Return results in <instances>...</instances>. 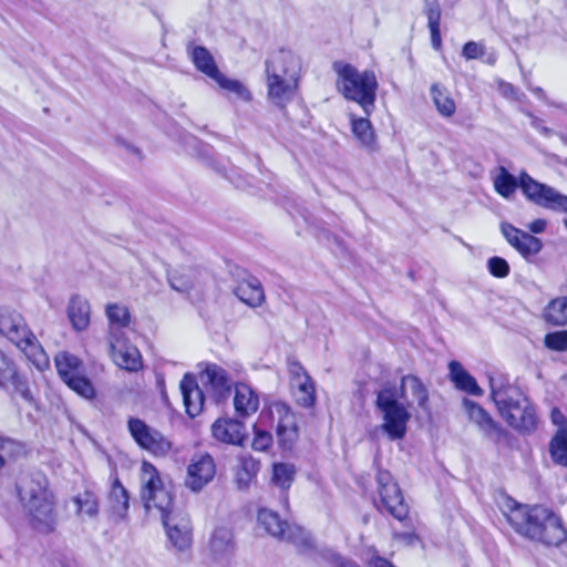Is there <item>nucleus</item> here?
Wrapping results in <instances>:
<instances>
[{"mask_svg": "<svg viewBox=\"0 0 567 567\" xmlns=\"http://www.w3.org/2000/svg\"><path fill=\"white\" fill-rule=\"evenodd\" d=\"M78 506V514H84L87 517H95L99 513V502L92 492H84L74 497Z\"/></svg>", "mask_w": 567, "mask_h": 567, "instance_id": "obj_43", "label": "nucleus"}, {"mask_svg": "<svg viewBox=\"0 0 567 567\" xmlns=\"http://www.w3.org/2000/svg\"><path fill=\"white\" fill-rule=\"evenodd\" d=\"M564 144H567V135L560 134L559 135Z\"/></svg>", "mask_w": 567, "mask_h": 567, "instance_id": "obj_61", "label": "nucleus"}, {"mask_svg": "<svg viewBox=\"0 0 567 567\" xmlns=\"http://www.w3.org/2000/svg\"><path fill=\"white\" fill-rule=\"evenodd\" d=\"M172 287H173L174 289H176V290H181V288H179V287H177L174 282H172Z\"/></svg>", "mask_w": 567, "mask_h": 567, "instance_id": "obj_62", "label": "nucleus"}, {"mask_svg": "<svg viewBox=\"0 0 567 567\" xmlns=\"http://www.w3.org/2000/svg\"><path fill=\"white\" fill-rule=\"evenodd\" d=\"M233 389V405L236 416L247 419L255 414L260 405L259 393L246 382H235Z\"/></svg>", "mask_w": 567, "mask_h": 567, "instance_id": "obj_19", "label": "nucleus"}, {"mask_svg": "<svg viewBox=\"0 0 567 567\" xmlns=\"http://www.w3.org/2000/svg\"><path fill=\"white\" fill-rule=\"evenodd\" d=\"M564 224H565V226H566V228H567V218L564 220Z\"/></svg>", "mask_w": 567, "mask_h": 567, "instance_id": "obj_63", "label": "nucleus"}, {"mask_svg": "<svg viewBox=\"0 0 567 567\" xmlns=\"http://www.w3.org/2000/svg\"><path fill=\"white\" fill-rule=\"evenodd\" d=\"M81 365V360L71 353L62 352L55 357V367L63 381L80 373Z\"/></svg>", "mask_w": 567, "mask_h": 567, "instance_id": "obj_38", "label": "nucleus"}, {"mask_svg": "<svg viewBox=\"0 0 567 567\" xmlns=\"http://www.w3.org/2000/svg\"><path fill=\"white\" fill-rule=\"evenodd\" d=\"M0 334L17 346L37 369L49 367L47 353L19 312L8 309L0 311Z\"/></svg>", "mask_w": 567, "mask_h": 567, "instance_id": "obj_5", "label": "nucleus"}, {"mask_svg": "<svg viewBox=\"0 0 567 567\" xmlns=\"http://www.w3.org/2000/svg\"><path fill=\"white\" fill-rule=\"evenodd\" d=\"M390 491L392 492L391 497L386 498L383 506L394 518L403 520L406 518L409 513L408 504L404 502L399 485H391Z\"/></svg>", "mask_w": 567, "mask_h": 567, "instance_id": "obj_34", "label": "nucleus"}, {"mask_svg": "<svg viewBox=\"0 0 567 567\" xmlns=\"http://www.w3.org/2000/svg\"><path fill=\"white\" fill-rule=\"evenodd\" d=\"M501 231L507 243L527 260L543 249V243L539 238L516 228L512 224L502 223Z\"/></svg>", "mask_w": 567, "mask_h": 567, "instance_id": "obj_16", "label": "nucleus"}, {"mask_svg": "<svg viewBox=\"0 0 567 567\" xmlns=\"http://www.w3.org/2000/svg\"><path fill=\"white\" fill-rule=\"evenodd\" d=\"M527 115L529 116L530 118V125L536 130L538 131L540 134H543L544 136L546 137H549L554 134V131L549 127H547L545 124H544V121L535 115H533L532 113H527Z\"/></svg>", "mask_w": 567, "mask_h": 567, "instance_id": "obj_52", "label": "nucleus"}, {"mask_svg": "<svg viewBox=\"0 0 567 567\" xmlns=\"http://www.w3.org/2000/svg\"><path fill=\"white\" fill-rule=\"evenodd\" d=\"M141 497L147 511L156 509L167 537L178 550L189 547L192 542L190 520L187 515L173 508L172 493L163 485L156 467L143 461L141 466Z\"/></svg>", "mask_w": 567, "mask_h": 567, "instance_id": "obj_1", "label": "nucleus"}, {"mask_svg": "<svg viewBox=\"0 0 567 567\" xmlns=\"http://www.w3.org/2000/svg\"><path fill=\"white\" fill-rule=\"evenodd\" d=\"M24 512L34 530L41 534H50L55 530L58 524L55 495L45 501L44 504L33 506Z\"/></svg>", "mask_w": 567, "mask_h": 567, "instance_id": "obj_18", "label": "nucleus"}, {"mask_svg": "<svg viewBox=\"0 0 567 567\" xmlns=\"http://www.w3.org/2000/svg\"><path fill=\"white\" fill-rule=\"evenodd\" d=\"M296 475V468L291 464L277 463L272 466L271 482L278 486L281 491L287 492Z\"/></svg>", "mask_w": 567, "mask_h": 567, "instance_id": "obj_40", "label": "nucleus"}, {"mask_svg": "<svg viewBox=\"0 0 567 567\" xmlns=\"http://www.w3.org/2000/svg\"><path fill=\"white\" fill-rule=\"evenodd\" d=\"M491 399L499 415L515 431L529 434L537 427L535 406L528 398L515 385L502 378H491Z\"/></svg>", "mask_w": 567, "mask_h": 567, "instance_id": "obj_3", "label": "nucleus"}, {"mask_svg": "<svg viewBox=\"0 0 567 567\" xmlns=\"http://www.w3.org/2000/svg\"><path fill=\"white\" fill-rule=\"evenodd\" d=\"M424 13L427 18V27L431 33V43L439 50L442 45L440 24L441 7L437 0H424Z\"/></svg>", "mask_w": 567, "mask_h": 567, "instance_id": "obj_30", "label": "nucleus"}, {"mask_svg": "<svg viewBox=\"0 0 567 567\" xmlns=\"http://www.w3.org/2000/svg\"><path fill=\"white\" fill-rule=\"evenodd\" d=\"M117 143L127 152L135 155L137 158H141V152L135 146L128 144L127 142L117 140Z\"/></svg>", "mask_w": 567, "mask_h": 567, "instance_id": "obj_58", "label": "nucleus"}, {"mask_svg": "<svg viewBox=\"0 0 567 567\" xmlns=\"http://www.w3.org/2000/svg\"><path fill=\"white\" fill-rule=\"evenodd\" d=\"M546 225H547V223L545 219H536L528 225V229L533 234H540V233L545 231Z\"/></svg>", "mask_w": 567, "mask_h": 567, "instance_id": "obj_56", "label": "nucleus"}, {"mask_svg": "<svg viewBox=\"0 0 567 567\" xmlns=\"http://www.w3.org/2000/svg\"><path fill=\"white\" fill-rule=\"evenodd\" d=\"M276 411L279 414V421L277 424V435L279 441L285 444L292 443L298 436L295 414L286 404L276 405Z\"/></svg>", "mask_w": 567, "mask_h": 567, "instance_id": "obj_27", "label": "nucleus"}, {"mask_svg": "<svg viewBox=\"0 0 567 567\" xmlns=\"http://www.w3.org/2000/svg\"><path fill=\"white\" fill-rule=\"evenodd\" d=\"M289 371L292 375L291 383L298 382L301 380V375H309L303 367L299 362H291L289 365Z\"/></svg>", "mask_w": 567, "mask_h": 567, "instance_id": "obj_53", "label": "nucleus"}, {"mask_svg": "<svg viewBox=\"0 0 567 567\" xmlns=\"http://www.w3.org/2000/svg\"><path fill=\"white\" fill-rule=\"evenodd\" d=\"M337 73V87L344 99L358 103L365 116L375 109L378 81L373 71L360 72L357 68L342 61L333 63Z\"/></svg>", "mask_w": 567, "mask_h": 567, "instance_id": "obj_4", "label": "nucleus"}, {"mask_svg": "<svg viewBox=\"0 0 567 567\" xmlns=\"http://www.w3.org/2000/svg\"><path fill=\"white\" fill-rule=\"evenodd\" d=\"M519 187L524 195L536 205L546 209L567 213V196L551 186L537 182L527 173L520 174Z\"/></svg>", "mask_w": 567, "mask_h": 567, "instance_id": "obj_10", "label": "nucleus"}, {"mask_svg": "<svg viewBox=\"0 0 567 567\" xmlns=\"http://www.w3.org/2000/svg\"><path fill=\"white\" fill-rule=\"evenodd\" d=\"M17 493L23 511L42 505L54 496L47 476L39 472L22 476L17 483Z\"/></svg>", "mask_w": 567, "mask_h": 567, "instance_id": "obj_13", "label": "nucleus"}, {"mask_svg": "<svg viewBox=\"0 0 567 567\" xmlns=\"http://www.w3.org/2000/svg\"><path fill=\"white\" fill-rule=\"evenodd\" d=\"M259 471V462L251 456H243L236 472V482L239 488L248 487Z\"/></svg>", "mask_w": 567, "mask_h": 567, "instance_id": "obj_39", "label": "nucleus"}, {"mask_svg": "<svg viewBox=\"0 0 567 567\" xmlns=\"http://www.w3.org/2000/svg\"><path fill=\"white\" fill-rule=\"evenodd\" d=\"M550 419L551 422L558 427L557 431H564L565 434H567V419L558 408H554L551 410Z\"/></svg>", "mask_w": 567, "mask_h": 567, "instance_id": "obj_51", "label": "nucleus"}, {"mask_svg": "<svg viewBox=\"0 0 567 567\" xmlns=\"http://www.w3.org/2000/svg\"><path fill=\"white\" fill-rule=\"evenodd\" d=\"M179 386L186 413L190 417L197 416L204 406V394L199 389L195 377L192 374H185Z\"/></svg>", "mask_w": 567, "mask_h": 567, "instance_id": "obj_23", "label": "nucleus"}, {"mask_svg": "<svg viewBox=\"0 0 567 567\" xmlns=\"http://www.w3.org/2000/svg\"><path fill=\"white\" fill-rule=\"evenodd\" d=\"M299 81L278 75H267V96L271 103L284 109L290 102L298 89Z\"/></svg>", "mask_w": 567, "mask_h": 567, "instance_id": "obj_22", "label": "nucleus"}, {"mask_svg": "<svg viewBox=\"0 0 567 567\" xmlns=\"http://www.w3.org/2000/svg\"><path fill=\"white\" fill-rule=\"evenodd\" d=\"M530 90L539 100L544 101L548 105H553V103H550L548 101V99L546 96V93H545V91L542 87L535 86V87H532Z\"/></svg>", "mask_w": 567, "mask_h": 567, "instance_id": "obj_59", "label": "nucleus"}, {"mask_svg": "<svg viewBox=\"0 0 567 567\" xmlns=\"http://www.w3.org/2000/svg\"><path fill=\"white\" fill-rule=\"evenodd\" d=\"M110 501L112 502V508L115 513L122 515L128 509V492L121 484L118 478H115L110 492Z\"/></svg>", "mask_w": 567, "mask_h": 567, "instance_id": "obj_41", "label": "nucleus"}, {"mask_svg": "<svg viewBox=\"0 0 567 567\" xmlns=\"http://www.w3.org/2000/svg\"><path fill=\"white\" fill-rule=\"evenodd\" d=\"M187 52L196 69L215 81L220 89L236 94L244 101L251 100L250 92L239 81L228 79L218 70L214 56L205 47L189 44Z\"/></svg>", "mask_w": 567, "mask_h": 567, "instance_id": "obj_8", "label": "nucleus"}, {"mask_svg": "<svg viewBox=\"0 0 567 567\" xmlns=\"http://www.w3.org/2000/svg\"><path fill=\"white\" fill-rule=\"evenodd\" d=\"M501 91L504 96L516 99L517 90L511 83H501Z\"/></svg>", "mask_w": 567, "mask_h": 567, "instance_id": "obj_57", "label": "nucleus"}, {"mask_svg": "<svg viewBox=\"0 0 567 567\" xmlns=\"http://www.w3.org/2000/svg\"><path fill=\"white\" fill-rule=\"evenodd\" d=\"M127 429L135 443L154 456H166L172 450L171 441L158 430L147 425L138 417L127 420Z\"/></svg>", "mask_w": 567, "mask_h": 567, "instance_id": "obj_12", "label": "nucleus"}, {"mask_svg": "<svg viewBox=\"0 0 567 567\" xmlns=\"http://www.w3.org/2000/svg\"><path fill=\"white\" fill-rule=\"evenodd\" d=\"M486 54V47L483 42L468 41L463 45L462 55L466 60L482 59Z\"/></svg>", "mask_w": 567, "mask_h": 567, "instance_id": "obj_49", "label": "nucleus"}, {"mask_svg": "<svg viewBox=\"0 0 567 567\" xmlns=\"http://www.w3.org/2000/svg\"><path fill=\"white\" fill-rule=\"evenodd\" d=\"M487 269L489 274L496 278H505L509 274L508 262L504 258L497 256L487 260Z\"/></svg>", "mask_w": 567, "mask_h": 567, "instance_id": "obj_48", "label": "nucleus"}, {"mask_svg": "<svg viewBox=\"0 0 567 567\" xmlns=\"http://www.w3.org/2000/svg\"><path fill=\"white\" fill-rule=\"evenodd\" d=\"M377 482L379 486V495L382 504L386 501V498L391 497L392 492L390 491L391 485H398L391 474L388 471H379L377 475Z\"/></svg>", "mask_w": 567, "mask_h": 567, "instance_id": "obj_47", "label": "nucleus"}, {"mask_svg": "<svg viewBox=\"0 0 567 567\" xmlns=\"http://www.w3.org/2000/svg\"><path fill=\"white\" fill-rule=\"evenodd\" d=\"M351 131L360 144L369 150L375 146V134L371 122L367 117L350 115Z\"/></svg>", "mask_w": 567, "mask_h": 567, "instance_id": "obj_31", "label": "nucleus"}, {"mask_svg": "<svg viewBox=\"0 0 567 567\" xmlns=\"http://www.w3.org/2000/svg\"><path fill=\"white\" fill-rule=\"evenodd\" d=\"M258 524L272 537L293 544L299 550L307 553L315 547L313 539L302 527L282 520L278 513L261 508L258 512Z\"/></svg>", "mask_w": 567, "mask_h": 567, "instance_id": "obj_7", "label": "nucleus"}, {"mask_svg": "<svg viewBox=\"0 0 567 567\" xmlns=\"http://www.w3.org/2000/svg\"><path fill=\"white\" fill-rule=\"evenodd\" d=\"M216 474V464L208 453L196 454L187 466L185 486L192 492H200Z\"/></svg>", "mask_w": 567, "mask_h": 567, "instance_id": "obj_15", "label": "nucleus"}, {"mask_svg": "<svg viewBox=\"0 0 567 567\" xmlns=\"http://www.w3.org/2000/svg\"><path fill=\"white\" fill-rule=\"evenodd\" d=\"M496 61H497V54L494 51H491V52L486 51V54L484 55V62L489 65H494L496 63Z\"/></svg>", "mask_w": 567, "mask_h": 567, "instance_id": "obj_60", "label": "nucleus"}, {"mask_svg": "<svg viewBox=\"0 0 567 567\" xmlns=\"http://www.w3.org/2000/svg\"><path fill=\"white\" fill-rule=\"evenodd\" d=\"M494 188L501 196L509 198L517 188V181L506 168L501 167L499 174L494 178Z\"/></svg>", "mask_w": 567, "mask_h": 567, "instance_id": "obj_42", "label": "nucleus"}, {"mask_svg": "<svg viewBox=\"0 0 567 567\" xmlns=\"http://www.w3.org/2000/svg\"><path fill=\"white\" fill-rule=\"evenodd\" d=\"M450 377L454 385L468 394L482 395L483 390L478 386L476 380L464 370L463 365L457 361L449 363Z\"/></svg>", "mask_w": 567, "mask_h": 567, "instance_id": "obj_29", "label": "nucleus"}, {"mask_svg": "<svg viewBox=\"0 0 567 567\" xmlns=\"http://www.w3.org/2000/svg\"><path fill=\"white\" fill-rule=\"evenodd\" d=\"M234 292L241 302L252 308L260 306L265 300L262 286L260 281L252 276H247L241 279L237 284Z\"/></svg>", "mask_w": 567, "mask_h": 567, "instance_id": "obj_25", "label": "nucleus"}, {"mask_svg": "<svg viewBox=\"0 0 567 567\" xmlns=\"http://www.w3.org/2000/svg\"><path fill=\"white\" fill-rule=\"evenodd\" d=\"M209 550L215 560L229 559L236 550L233 530L225 526L215 528L210 537Z\"/></svg>", "mask_w": 567, "mask_h": 567, "instance_id": "obj_24", "label": "nucleus"}, {"mask_svg": "<svg viewBox=\"0 0 567 567\" xmlns=\"http://www.w3.org/2000/svg\"><path fill=\"white\" fill-rule=\"evenodd\" d=\"M368 565L369 567H394L392 563L380 556L371 557Z\"/></svg>", "mask_w": 567, "mask_h": 567, "instance_id": "obj_55", "label": "nucleus"}, {"mask_svg": "<svg viewBox=\"0 0 567 567\" xmlns=\"http://www.w3.org/2000/svg\"><path fill=\"white\" fill-rule=\"evenodd\" d=\"M23 452V445L0 434V470L6 465V457L13 458Z\"/></svg>", "mask_w": 567, "mask_h": 567, "instance_id": "obj_44", "label": "nucleus"}, {"mask_svg": "<svg viewBox=\"0 0 567 567\" xmlns=\"http://www.w3.org/2000/svg\"><path fill=\"white\" fill-rule=\"evenodd\" d=\"M64 382L70 389L85 399H92L95 395V390L91 381L80 373L70 377Z\"/></svg>", "mask_w": 567, "mask_h": 567, "instance_id": "obj_45", "label": "nucleus"}, {"mask_svg": "<svg viewBox=\"0 0 567 567\" xmlns=\"http://www.w3.org/2000/svg\"><path fill=\"white\" fill-rule=\"evenodd\" d=\"M68 317L74 330H85L91 320V307L89 301L80 296H73L68 306Z\"/></svg>", "mask_w": 567, "mask_h": 567, "instance_id": "obj_26", "label": "nucleus"}, {"mask_svg": "<svg viewBox=\"0 0 567 567\" xmlns=\"http://www.w3.org/2000/svg\"><path fill=\"white\" fill-rule=\"evenodd\" d=\"M430 91L437 112L444 117L453 116L456 111V105L449 91L437 83L432 84Z\"/></svg>", "mask_w": 567, "mask_h": 567, "instance_id": "obj_33", "label": "nucleus"}, {"mask_svg": "<svg viewBox=\"0 0 567 567\" xmlns=\"http://www.w3.org/2000/svg\"><path fill=\"white\" fill-rule=\"evenodd\" d=\"M507 518L519 535L546 546H559L567 538L560 517L545 506L519 505Z\"/></svg>", "mask_w": 567, "mask_h": 567, "instance_id": "obj_2", "label": "nucleus"}, {"mask_svg": "<svg viewBox=\"0 0 567 567\" xmlns=\"http://www.w3.org/2000/svg\"><path fill=\"white\" fill-rule=\"evenodd\" d=\"M271 443L272 435L269 432L255 427V436L251 443L255 451L264 452L271 445Z\"/></svg>", "mask_w": 567, "mask_h": 567, "instance_id": "obj_50", "label": "nucleus"}, {"mask_svg": "<svg viewBox=\"0 0 567 567\" xmlns=\"http://www.w3.org/2000/svg\"><path fill=\"white\" fill-rule=\"evenodd\" d=\"M301 63L299 58L290 50H279L266 61V75H278L299 81Z\"/></svg>", "mask_w": 567, "mask_h": 567, "instance_id": "obj_17", "label": "nucleus"}, {"mask_svg": "<svg viewBox=\"0 0 567 567\" xmlns=\"http://www.w3.org/2000/svg\"><path fill=\"white\" fill-rule=\"evenodd\" d=\"M105 315L109 320V331L112 328L123 330L131 323V313L126 306L120 303H109L105 308Z\"/></svg>", "mask_w": 567, "mask_h": 567, "instance_id": "obj_37", "label": "nucleus"}, {"mask_svg": "<svg viewBox=\"0 0 567 567\" xmlns=\"http://www.w3.org/2000/svg\"><path fill=\"white\" fill-rule=\"evenodd\" d=\"M547 349L558 352L567 351V330L549 332L544 338Z\"/></svg>", "mask_w": 567, "mask_h": 567, "instance_id": "obj_46", "label": "nucleus"}, {"mask_svg": "<svg viewBox=\"0 0 567 567\" xmlns=\"http://www.w3.org/2000/svg\"><path fill=\"white\" fill-rule=\"evenodd\" d=\"M296 388L293 395L299 405L310 408L315 404V383L309 375H301V380L292 383Z\"/></svg>", "mask_w": 567, "mask_h": 567, "instance_id": "obj_36", "label": "nucleus"}, {"mask_svg": "<svg viewBox=\"0 0 567 567\" xmlns=\"http://www.w3.org/2000/svg\"><path fill=\"white\" fill-rule=\"evenodd\" d=\"M329 556L334 567H359L357 564L341 558L340 555L336 553H329Z\"/></svg>", "mask_w": 567, "mask_h": 567, "instance_id": "obj_54", "label": "nucleus"}, {"mask_svg": "<svg viewBox=\"0 0 567 567\" xmlns=\"http://www.w3.org/2000/svg\"><path fill=\"white\" fill-rule=\"evenodd\" d=\"M200 379L210 386L216 403L223 402L230 393L231 383L225 369L217 364H208L200 373Z\"/></svg>", "mask_w": 567, "mask_h": 567, "instance_id": "obj_21", "label": "nucleus"}, {"mask_svg": "<svg viewBox=\"0 0 567 567\" xmlns=\"http://www.w3.org/2000/svg\"><path fill=\"white\" fill-rule=\"evenodd\" d=\"M109 355L121 369L137 372L143 368L140 350L130 342L124 330L112 328L107 333Z\"/></svg>", "mask_w": 567, "mask_h": 567, "instance_id": "obj_9", "label": "nucleus"}, {"mask_svg": "<svg viewBox=\"0 0 567 567\" xmlns=\"http://www.w3.org/2000/svg\"><path fill=\"white\" fill-rule=\"evenodd\" d=\"M0 389L7 391L12 399L20 398L29 405L35 404L27 377L19 372L16 363L1 350Z\"/></svg>", "mask_w": 567, "mask_h": 567, "instance_id": "obj_11", "label": "nucleus"}, {"mask_svg": "<svg viewBox=\"0 0 567 567\" xmlns=\"http://www.w3.org/2000/svg\"><path fill=\"white\" fill-rule=\"evenodd\" d=\"M245 424L233 417H219L212 425L213 437L225 444L243 445L246 433Z\"/></svg>", "mask_w": 567, "mask_h": 567, "instance_id": "obj_20", "label": "nucleus"}, {"mask_svg": "<svg viewBox=\"0 0 567 567\" xmlns=\"http://www.w3.org/2000/svg\"><path fill=\"white\" fill-rule=\"evenodd\" d=\"M548 451L554 464L567 467V434L564 431H556L549 442Z\"/></svg>", "mask_w": 567, "mask_h": 567, "instance_id": "obj_35", "label": "nucleus"}, {"mask_svg": "<svg viewBox=\"0 0 567 567\" xmlns=\"http://www.w3.org/2000/svg\"><path fill=\"white\" fill-rule=\"evenodd\" d=\"M377 406L383 414L382 430L390 440L396 441L405 436L408 422L411 417L406 408L399 402L394 386H384L378 392Z\"/></svg>", "mask_w": 567, "mask_h": 567, "instance_id": "obj_6", "label": "nucleus"}, {"mask_svg": "<svg viewBox=\"0 0 567 567\" xmlns=\"http://www.w3.org/2000/svg\"><path fill=\"white\" fill-rule=\"evenodd\" d=\"M406 390L411 391V394L415 398L419 408L424 412L430 413L429 391L419 377L408 374L401 378L400 392L402 398L405 396Z\"/></svg>", "mask_w": 567, "mask_h": 567, "instance_id": "obj_28", "label": "nucleus"}, {"mask_svg": "<svg viewBox=\"0 0 567 567\" xmlns=\"http://www.w3.org/2000/svg\"><path fill=\"white\" fill-rule=\"evenodd\" d=\"M463 406L470 422L476 426L485 439L494 443L506 439L507 431L482 405L470 399H464Z\"/></svg>", "mask_w": 567, "mask_h": 567, "instance_id": "obj_14", "label": "nucleus"}, {"mask_svg": "<svg viewBox=\"0 0 567 567\" xmlns=\"http://www.w3.org/2000/svg\"><path fill=\"white\" fill-rule=\"evenodd\" d=\"M544 319L553 326L563 327L567 324V295L549 301L544 310Z\"/></svg>", "mask_w": 567, "mask_h": 567, "instance_id": "obj_32", "label": "nucleus"}]
</instances>
